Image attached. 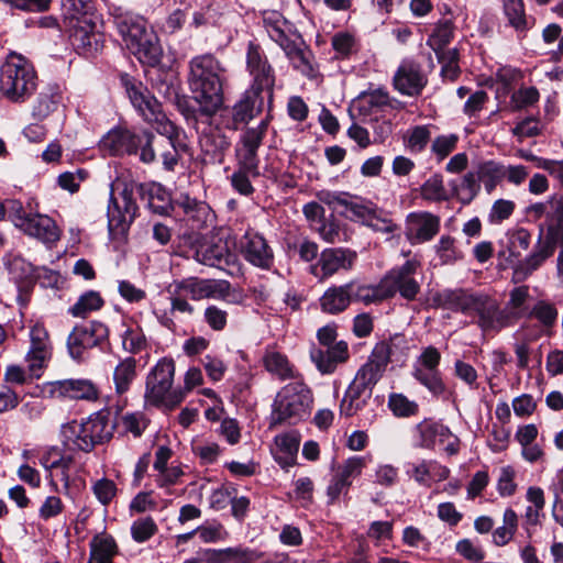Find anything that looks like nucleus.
<instances>
[{
    "mask_svg": "<svg viewBox=\"0 0 563 563\" xmlns=\"http://www.w3.org/2000/svg\"><path fill=\"white\" fill-rule=\"evenodd\" d=\"M121 82L133 108L145 122L153 125L156 132L164 136L165 144H157V148L161 151L164 169L173 172L178 165L180 153L188 150L184 131L166 118L162 104L142 82L128 75L121 77Z\"/></svg>",
    "mask_w": 563,
    "mask_h": 563,
    "instance_id": "nucleus-1",
    "label": "nucleus"
},
{
    "mask_svg": "<svg viewBox=\"0 0 563 563\" xmlns=\"http://www.w3.org/2000/svg\"><path fill=\"white\" fill-rule=\"evenodd\" d=\"M120 184L112 185L108 206V229L112 238L124 236L137 216L135 195L147 202L148 208L158 214H166L170 208L169 196L157 183H124L115 196Z\"/></svg>",
    "mask_w": 563,
    "mask_h": 563,
    "instance_id": "nucleus-2",
    "label": "nucleus"
},
{
    "mask_svg": "<svg viewBox=\"0 0 563 563\" xmlns=\"http://www.w3.org/2000/svg\"><path fill=\"white\" fill-rule=\"evenodd\" d=\"M187 82L199 104L198 112L211 117L223 102V85L227 69L223 64L210 53L197 55L188 63ZM187 120L197 119V110L179 103Z\"/></svg>",
    "mask_w": 563,
    "mask_h": 563,
    "instance_id": "nucleus-3",
    "label": "nucleus"
},
{
    "mask_svg": "<svg viewBox=\"0 0 563 563\" xmlns=\"http://www.w3.org/2000/svg\"><path fill=\"white\" fill-rule=\"evenodd\" d=\"M391 346L388 342H378L367 361L357 369L347 386L339 406L341 417L350 418L363 410L373 396V389L384 376L390 362Z\"/></svg>",
    "mask_w": 563,
    "mask_h": 563,
    "instance_id": "nucleus-4",
    "label": "nucleus"
},
{
    "mask_svg": "<svg viewBox=\"0 0 563 563\" xmlns=\"http://www.w3.org/2000/svg\"><path fill=\"white\" fill-rule=\"evenodd\" d=\"M110 15L126 47L142 64L156 66L161 63L163 49L158 37L143 16L122 7L113 8Z\"/></svg>",
    "mask_w": 563,
    "mask_h": 563,
    "instance_id": "nucleus-5",
    "label": "nucleus"
},
{
    "mask_svg": "<svg viewBox=\"0 0 563 563\" xmlns=\"http://www.w3.org/2000/svg\"><path fill=\"white\" fill-rule=\"evenodd\" d=\"M263 24L269 38L284 51L292 67L303 76L313 78L312 53L305 47L301 35L292 30V24L277 11L265 12Z\"/></svg>",
    "mask_w": 563,
    "mask_h": 563,
    "instance_id": "nucleus-6",
    "label": "nucleus"
},
{
    "mask_svg": "<svg viewBox=\"0 0 563 563\" xmlns=\"http://www.w3.org/2000/svg\"><path fill=\"white\" fill-rule=\"evenodd\" d=\"M157 144H165L164 137L157 139L150 130L115 128L102 137L100 147L112 156L137 155L142 163L152 164L161 157Z\"/></svg>",
    "mask_w": 563,
    "mask_h": 563,
    "instance_id": "nucleus-7",
    "label": "nucleus"
},
{
    "mask_svg": "<svg viewBox=\"0 0 563 563\" xmlns=\"http://www.w3.org/2000/svg\"><path fill=\"white\" fill-rule=\"evenodd\" d=\"M312 402V391L303 378L290 382L276 395L272 424L298 423L310 415Z\"/></svg>",
    "mask_w": 563,
    "mask_h": 563,
    "instance_id": "nucleus-8",
    "label": "nucleus"
},
{
    "mask_svg": "<svg viewBox=\"0 0 563 563\" xmlns=\"http://www.w3.org/2000/svg\"><path fill=\"white\" fill-rule=\"evenodd\" d=\"M175 375V362L162 358L146 377L145 400L147 404L172 410L185 399V390L172 389Z\"/></svg>",
    "mask_w": 563,
    "mask_h": 563,
    "instance_id": "nucleus-9",
    "label": "nucleus"
},
{
    "mask_svg": "<svg viewBox=\"0 0 563 563\" xmlns=\"http://www.w3.org/2000/svg\"><path fill=\"white\" fill-rule=\"evenodd\" d=\"M36 88L34 69L22 58L8 60L0 73V91L12 102H24Z\"/></svg>",
    "mask_w": 563,
    "mask_h": 563,
    "instance_id": "nucleus-10",
    "label": "nucleus"
},
{
    "mask_svg": "<svg viewBox=\"0 0 563 563\" xmlns=\"http://www.w3.org/2000/svg\"><path fill=\"white\" fill-rule=\"evenodd\" d=\"M246 70L252 81L249 90L267 95L268 106L273 103L274 87L276 82L275 69L269 63L260 44L249 42L246 49Z\"/></svg>",
    "mask_w": 563,
    "mask_h": 563,
    "instance_id": "nucleus-11",
    "label": "nucleus"
},
{
    "mask_svg": "<svg viewBox=\"0 0 563 563\" xmlns=\"http://www.w3.org/2000/svg\"><path fill=\"white\" fill-rule=\"evenodd\" d=\"M420 265L418 260H409L401 266L394 267L383 277L387 299L393 298L396 294L409 301L417 298L421 285L416 279V274Z\"/></svg>",
    "mask_w": 563,
    "mask_h": 563,
    "instance_id": "nucleus-12",
    "label": "nucleus"
},
{
    "mask_svg": "<svg viewBox=\"0 0 563 563\" xmlns=\"http://www.w3.org/2000/svg\"><path fill=\"white\" fill-rule=\"evenodd\" d=\"M108 338L109 329L103 322L93 320L77 325L68 335V352L74 360L82 361L88 350L100 346Z\"/></svg>",
    "mask_w": 563,
    "mask_h": 563,
    "instance_id": "nucleus-13",
    "label": "nucleus"
},
{
    "mask_svg": "<svg viewBox=\"0 0 563 563\" xmlns=\"http://www.w3.org/2000/svg\"><path fill=\"white\" fill-rule=\"evenodd\" d=\"M357 260V253L346 247L324 249L316 264L311 266V274L320 282L334 275L350 272Z\"/></svg>",
    "mask_w": 563,
    "mask_h": 563,
    "instance_id": "nucleus-14",
    "label": "nucleus"
},
{
    "mask_svg": "<svg viewBox=\"0 0 563 563\" xmlns=\"http://www.w3.org/2000/svg\"><path fill=\"white\" fill-rule=\"evenodd\" d=\"M475 323L484 333H496L511 325L510 314L500 308L498 301L485 294H477L472 306Z\"/></svg>",
    "mask_w": 563,
    "mask_h": 563,
    "instance_id": "nucleus-15",
    "label": "nucleus"
},
{
    "mask_svg": "<svg viewBox=\"0 0 563 563\" xmlns=\"http://www.w3.org/2000/svg\"><path fill=\"white\" fill-rule=\"evenodd\" d=\"M264 96L245 90L234 106L228 112H222L220 123L229 131H236L241 125L249 124L253 119L263 112Z\"/></svg>",
    "mask_w": 563,
    "mask_h": 563,
    "instance_id": "nucleus-16",
    "label": "nucleus"
},
{
    "mask_svg": "<svg viewBox=\"0 0 563 563\" xmlns=\"http://www.w3.org/2000/svg\"><path fill=\"white\" fill-rule=\"evenodd\" d=\"M44 391L51 398L58 400L69 399L93 402L100 397L97 384L88 378H69L48 382L45 384Z\"/></svg>",
    "mask_w": 563,
    "mask_h": 563,
    "instance_id": "nucleus-17",
    "label": "nucleus"
},
{
    "mask_svg": "<svg viewBox=\"0 0 563 563\" xmlns=\"http://www.w3.org/2000/svg\"><path fill=\"white\" fill-rule=\"evenodd\" d=\"M225 126L220 123V118H214L209 126L201 133L199 145L202 161L206 164H222L231 147V137L224 131Z\"/></svg>",
    "mask_w": 563,
    "mask_h": 563,
    "instance_id": "nucleus-18",
    "label": "nucleus"
},
{
    "mask_svg": "<svg viewBox=\"0 0 563 563\" xmlns=\"http://www.w3.org/2000/svg\"><path fill=\"white\" fill-rule=\"evenodd\" d=\"M269 124L268 117L261 120V122L255 126H247L243 130L240 135L238 145H236V157L238 162L242 163L244 168L255 173L258 161V148L263 144V140L267 133Z\"/></svg>",
    "mask_w": 563,
    "mask_h": 563,
    "instance_id": "nucleus-19",
    "label": "nucleus"
},
{
    "mask_svg": "<svg viewBox=\"0 0 563 563\" xmlns=\"http://www.w3.org/2000/svg\"><path fill=\"white\" fill-rule=\"evenodd\" d=\"M53 355V346L48 331L43 324L36 323L30 330V347L25 362L32 376L40 377Z\"/></svg>",
    "mask_w": 563,
    "mask_h": 563,
    "instance_id": "nucleus-20",
    "label": "nucleus"
},
{
    "mask_svg": "<svg viewBox=\"0 0 563 563\" xmlns=\"http://www.w3.org/2000/svg\"><path fill=\"white\" fill-rule=\"evenodd\" d=\"M173 208L192 231L205 229L213 222L214 216L209 205L187 195L180 196Z\"/></svg>",
    "mask_w": 563,
    "mask_h": 563,
    "instance_id": "nucleus-21",
    "label": "nucleus"
},
{
    "mask_svg": "<svg viewBox=\"0 0 563 563\" xmlns=\"http://www.w3.org/2000/svg\"><path fill=\"white\" fill-rule=\"evenodd\" d=\"M394 87L401 95L419 96L428 84V77L421 65L415 60L406 59L399 65L393 78Z\"/></svg>",
    "mask_w": 563,
    "mask_h": 563,
    "instance_id": "nucleus-22",
    "label": "nucleus"
},
{
    "mask_svg": "<svg viewBox=\"0 0 563 563\" xmlns=\"http://www.w3.org/2000/svg\"><path fill=\"white\" fill-rule=\"evenodd\" d=\"M440 230V218L428 211L411 212L406 218L405 235L411 244L432 240Z\"/></svg>",
    "mask_w": 563,
    "mask_h": 563,
    "instance_id": "nucleus-23",
    "label": "nucleus"
},
{
    "mask_svg": "<svg viewBox=\"0 0 563 563\" xmlns=\"http://www.w3.org/2000/svg\"><path fill=\"white\" fill-rule=\"evenodd\" d=\"M243 257L254 266L269 269L274 264V253L266 240L257 232L246 231L240 241Z\"/></svg>",
    "mask_w": 563,
    "mask_h": 563,
    "instance_id": "nucleus-24",
    "label": "nucleus"
},
{
    "mask_svg": "<svg viewBox=\"0 0 563 563\" xmlns=\"http://www.w3.org/2000/svg\"><path fill=\"white\" fill-rule=\"evenodd\" d=\"M340 213L353 221H361L363 224L373 228L376 231L391 232L390 220L383 219L377 214L373 203L362 200H353L347 197Z\"/></svg>",
    "mask_w": 563,
    "mask_h": 563,
    "instance_id": "nucleus-25",
    "label": "nucleus"
},
{
    "mask_svg": "<svg viewBox=\"0 0 563 563\" xmlns=\"http://www.w3.org/2000/svg\"><path fill=\"white\" fill-rule=\"evenodd\" d=\"M231 257L230 250L225 241L216 236H203L197 241L195 258L208 266L221 267L229 264Z\"/></svg>",
    "mask_w": 563,
    "mask_h": 563,
    "instance_id": "nucleus-26",
    "label": "nucleus"
},
{
    "mask_svg": "<svg viewBox=\"0 0 563 563\" xmlns=\"http://www.w3.org/2000/svg\"><path fill=\"white\" fill-rule=\"evenodd\" d=\"M69 38L77 51L88 53L98 48L100 35L91 16L69 19Z\"/></svg>",
    "mask_w": 563,
    "mask_h": 563,
    "instance_id": "nucleus-27",
    "label": "nucleus"
},
{
    "mask_svg": "<svg viewBox=\"0 0 563 563\" xmlns=\"http://www.w3.org/2000/svg\"><path fill=\"white\" fill-rule=\"evenodd\" d=\"M349 357V346L344 341H339L325 350L313 347L310 351V358L321 374H332Z\"/></svg>",
    "mask_w": 563,
    "mask_h": 563,
    "instance_id": "nucleus-28",
    "label": "nucleus"
},
{
    "mask_svg": "<svg viewBox=\"0 0 563 563\" xmlns=\"http://www.w3.org/2000/svg\"><path fill=\"white\" fill-rule=\"evenodd\" d=\"M21 230L46 244L55 243L60 236L56 222L44 214L30 216L21 223Z\"/></svg>",
    "mask_w": 563,
    "mask_h": 563,
    "instance_id": "nucleus-29",
    "label": "nucleus"
},
{
    "mask_svg": "<svg viewBox=\"0 0 563 563\" xmlns=\"http://www.w3.org/2000/svg\"><path fill=\"white\" fill-rule=\"evenodd\" d=\"M31 272L32 276L25 278V280L20 283L18 286L19 295L16 299L21 307H25L29 303L35 279H37L44 288H58L60 283V275L56 271L46 267H31Z\"/></svg>",
    "mask_w": 563,
    "mask_h": 563,
    "instance_id": "nucleus-30",
    "label": "nucleus"
},
{
    "mask_svg": "<svg viewBox=\"0 0 563 563\" xmlns=\"http://www.w3.org/2000/svg\"><path fill=\"white\" fill-rule=\"evenodd\" d=\"M63 445L70 451L90 452L93 442L90 440L84 421L73 420L65 423L60 430Z\"/></svg>",
    "mask_w": 563,
    "mask_h": 563,
    "instance_id": "nucleus-31",
    "label": "nucleus"
},
{
    "mask_svg": "<svg viewBox=\"0 0 563 563\" xmlns=\"http://www.w3.org/2000/svg\"><path fill=\"white\" fill-rule=\"evenodd\" d=\"M320 308L329 314H339L352 303L349 282L329 287L319 299Z\"/></svg>",
    "mask_w": 563,
    "mask_h": 563,
    "instance_id": "nucleus-32",
    "label": "nucleus"
},
{
    "mask_svg": "<svg viewBox=\"0 0 563 563\" xmlns=\"http://www.w3.org/2000/svg\"><path fill=\"white\" fill-rule=\"evenodd\" d=\"M477 292H471L464 289L443 290L434 298L437 305L443 309L462 312L472 316V306Z\"/></svg>",
    "mask_w": 563,
    "mask_h": 563,
    "instance_id": "nucleus-33",
    "label": "nucleus"
},
{
    "mask_svg": "<svg viewBox=\"0 0 563 563\" xmlns=\"http://www.w3.org/2000/svg\"><path fill=\"white\" fill-rule=\"evenodd\" d=\"M352 302H362L365 306L377 305L387 299L383 278L378 284H366L358 279L349 282Z\"/></svg>",
    "mask_w": 563,
    "mask_h": 563,
    "instance_id": "nucleus-34",
    "label": "nucleus"
},
{
    "mask_svg": "<svg viewBox=\"0 0 563 563\" xmlns=\"http://www.w3.org/2000/svg\"><path fill=\"white\" fill-rule=\"evenodd\" d=\"M38 462L46 471H60V477L64 482V487L68 489L70 479L69 470L74 463L71 455H66L59 448L52 446L44 450L40 454Z\"/></svg>",
    "mask_w": 563,
    "mask_h": 563,
    "instance_id": "nucleus-35",
    "label": "nucleus"
},
{
    "mask_svg": "<svg viewBox=\"0 0 563 563\" xmlns=\"http://www.w3.org/2000/svg\"><path fill=\"white\" fill-rule=\"evenodd\" d=\"M90 440L93 442V448L97 444L109 441L114 432L115 424L110 418L108 411H99L84 421Z\"/></svg>",
    "mask_w": 563,
    "mask_h": 563,
    "instance_id": "nucleus-36",
    "label": "nucleus"
},
{
    "mask_svg": "<svg viewBox=\"0 0 563 563\" xmlns=\"http://www.w3.org/2000/svg\"><path fill=\"white\" fill-rule=\"evenodd\" d=\"M170 309L169 311H163L156 313L158 322L166 329L175 331L177 325L174 320L176 313H180L190 317L195 313V307L189 303L188 299L184 298L180 294L168 288Z\"/></svg>",
    "mask_w": 563,
    "mask_h": 563,
    "instance_id": "nucleus-37",
    "label": "nucleus"
},
{
    "mask_svg": "<svg viewBox=\"0 0 563 563\" xmlns=\"http://www.w3.org/2000/svg\"><path fill=\"white\" fill-rule=\"evenodd\" d=\"M89 547L88 563H113V559L119 551L114 538L106 533L95 536Z\"/></svg>",
    "mask_w": 563,
    "mask_h": 563,
    "instance_id": "nucleus-38",
    "label": "nucleus"
},
{
    "mask_svg": "<svg viewBox=\"0 0 563 563\" xmlns=\"http://www.w3.org/2000/svg\"><path fill=\"white\" fill-rule=\"evenodd\" d=\"M355 108L362 115H371L378 111H383L386 107L391 106V99L384 89H375L363 91L356 98Z\"/></svg>",
    "mask_w": 563,
    "mask_h": 563,
    "instance_id": "nucleus-39",
    "label": "nucleus"
},
{
    "mask_svg": "<svg viewBox=\"0 0 563 563\" xmlns=\"http://www.w3.org/2000/svg\"><path fill=\"white\" fill-rule=\"evenodd\" d=\"M415 432L418 438L417 445L422 449H432L437 438L443 441L445 438L452 437L448 427L431 420L419 422L415 428Z\"/></svg>",
    "mask_w": 563,
    "mask_h": 563,
    "instance_id": "nucleus-40",
    "label": "nucleus"
},
{
    "mask_svg": "<svg viewBox=\"0 0 563 563\" xmlns=\"http://www.w3.org/2000/svg\"><path fill=\"white\" fill-rule=\"evenodd\" d=\"M264 366L280 380L292 379L294 382L302 378L301 374L289 363L287 356L279 352H267L264 356Z\"/></svg>",
    "mask_w": 563,
    "mask_h": 563,
    "instance_id": "nucleus-41",
    "label": "nucleus"
},
{
    "mask_svg": "<svg viewBox=\"0 0 563 563\" xmlns=\"http://www.w3.org/2000/svg\"><path fill=\"white\" fill-rule=\"evenodd\" d=\"M553 253L554 251L551 246L544 244L540 238L533 252L517 266L515 275L520 279L526 278L532 272L538 269L547 258L553 255Z\"/></svg>",
    "mask_w": 563,
    "mask_h": 563,
    "instance_id": "nucleus-42",
    "label": "nucleus"
},
{
    "mask_svg": "<svg viewBox=\"0 0 563 563\" xmlns=\"http://www.w3.org/2000/svg\"><path fill=\"white\" fill-rule=\"evenodd\" d=\"M136 378V360L125 357L120 361L113 371V383L118 395L125 394Z\"/></svg>",
    "mask_w": 563,
    "mask_h": 563,
    "instance_id": "nucleus-43",
    "label": "nucleus"
},
{
    "mask_svg": "<svg viewBox=\"0 0 563 563\" xmlns=\"http://www.w3.org/2000/svg\"><path fill=\"white\" fill-rule=\"evenodd\" d=\"M540 323L542 333L549 334L558 322L559 312L555 306L545 300H539L527 314Z\"/></svg>",
    "mask_w": 563,
    "mask_h": 563,
    "instance_id": "nucleus-44",
    "label": "nucleus"
},
{
    "mask_svg": "<svg viewBox=\"0 0 563 563\" xmlns=\"http://www.w3.org/2000/svg\"><path fill=\"white\" fill-rule=\"evenodd\" d=\"M478 179L487 194H492L505 179V165L496 161H486L478 166Z\"/></svg>",
    "mask_w": 563,
    "mask_h": 563,
    "instance_id": "nucleus-45",
    "label": "nucleus"
},
{
    "mask_svg": "<svg viewBox=\"0 0 563 563\" xmlns=\"http://www.w3.org/2000/svg\"><path fill=\"white\" fill-rule=\"evenodd\" d=\"M530 297L528 286L515 287L509 294V300L504 308L510 316V323L514 325L520 318L528 314L527 300Z\"/></svg>",
    "mask_w": 563,
    "mask_h": 563,
    "instance_id": "nucleus-46",
    "label": "nucleus"
},
{
    "mask_svg": "<svg viewBox=\"0 0 563 563\" xmlns=\"http://www.w3.org/2000/svg\"><path fill=\"white\" fill-rule=\"evenodd\" d=\"M103 305L104 300L99 291L88 290L79 296L68 312L76 318H86L89 313L100 310Z\"/></svg>",
    "mask_w": 563,
    "mask_h": 563,
    "instance_id": "nucleus-47",
    "label": "nucleus"
},
{
    "mask_svg": "<svg viewBox=\"0 0 563 563\" xmlns=\"http://www.w3.org/2000/svg\"><path fill=\"white\" fill-rule=\"evenodd\" d=\"M518 529V516L511 508H507L503 517V526L493 531V542L497 547H505L514 538Z\"/></svg>",
    "mask_w": 563,
    "mask_h": 563,
    "instance_id": "nucleus-48",
    "label": "nucleus"
},
{
    "mask_svg": "<svg viewBox=\"0 0 563 563\" xmlns=\"http://www.w3.org/2000/svg\"><path fill=\"white\" fill-rule=\"evenodd\" d=\"M420 196L429 202H441L449 199L444 187L443 176L433 174L420 187Z\"/></svg>",
    "mask_w": 563,
    "mask_h": 563,
    "instance_id": "nucleus-49",
    "label": "nucleus"
},
{
    "mask_svg": "<svg viewBox=\"0 0 563 563\" xmlns=\"http://www.w3.org/2000/svg\"><path fill=\"white\" fill-rule=\"evenodd\" d=\"M453 35V23L450 20L440 21L429 36L427 44L435 54H439V52L444 51V47L452 41Z\"/></svg>",
    "mask_w": 563,
    "mask_h": 563,
    "instance_id": "nucleus-50",
    "label": "nucleus"
},
{
    "mask_svg": "<svg viewBox=\"0 0 563 563\" xmlns=\"http://www.w3.org/2000/svg\"><path fill=\"white\" fill-rule=\"evenodd\" d=\"M170 289L180 294L184 298L198 301L205 299L203 279L198 277L184 278L174 282Z\"/></svg>",
    "mask_w": 563,
    "mask_h": 563,
    "instance_id": "nucleus-51",
    "label": "nucleus"
},
{
    "mask_svg": "<svg viewBox=\"0 0 563 563\" xmlns=\"http://www.w3.org/2000/svg\"><path fill=\"white\" fill-rule=\"evenodd\" d=\"M412 376L435 397H440L446 391L439 369H413Z\"/></svg>",
    "mask_w": 563,
    "mask_h": 563,
    "instance_id": "nucleus-52",
    "label": "nucleus"
},
{
    "mask_svg": "<svg viewBox=\"0 0 563 563\" xmlns=\"http://www.w3.org/2000/svg\"><path fill=\"white\" fill-rule=\"evenodd\" d=\"M563 210V196H553L544 202H537L528 208V212L537 220L544 218V222L551 220Z\"/></svg>",
    "mask_w": 563,
    "mask_h": 563,
    "instance_id": "nucleus-53",
    "label": "nucleus"
},
{
    "mask_svg": "<svg viewBox=\"0 0 563 563\" xmlns=\"http://www.w3.org/2000/svg\"><path fill=\"white\" fill-rule=\"evenodd\" d=\"M60 101V95L56 89L42 91L33 106V115L37 119H44L56 110Z\"/></svg>",
    "mask_w": 563,
    "mask_h": 563,
    "instance_id": "nucleus-54",
    "label": "nucleus"
},
{
    "mask_svg": "<svg viewBox=\"0 0 563 563\" xmlns=\"http://www.w3.org/2000/svg\"><path fill=\"white\" fill-rule=\"evenodd\" d=\"M388 408L399 418L416 416L419 411V405L410 400L407 396L399 393H393L388 397Z\"/></svg>",
    "mask_w": 563,
    "mask_h": 563,
    "instance_id": "nucleus-55",
    "label": "nucleus"
},
{
    "mask_svg": "<svg viewBox=\"0 0 563 563\" xmlns=\"http://www.w3.org/2000/svg\"><path fill=\"white\" fill-rule=\"evenodd\" d=\"M439 63L441 64V75L444 79L454 81L461 73L459 66V52L456 48L441 51L437 54Z\"/></svg>",
    "mask_w": 563,
    "mask_h": 563,
    "instance_id": "nucleus-56",
    "label": "nucleus"
},
{
    "mask_svg": "<svg viewBox=\"0 0 563 563\" xmlns=\"http://www.w3.org/2000/svg\"><path fill=\"white\" fill-rule=\"evenodd\" d=\"M430 137L431 132L427 125H416L407 131L404 141L410 152L420 153L428 145Z\"/></svg>",
    "mask_w": 563,
    "mask_h": 563,
    "instance_id": "nucleus-57",
    "label": "nucleus"
},
{
    "mask_svg": "<svg viewBox=\"0 0 563 563\" xmlns=\"http://www.w3.org/2000/svg\"><path fill=\"white\" fill-rule=\"evenodd\" d=\"M367 465V457L351 456L338 466L335 475L352 485L354 478L358 477Z\"/></svg>",
    "mask_w": 563,
    "mask_h": 563,
    "instance_id": "nucleus-58",
    "label": "nucleus"
},
{
    "mask_svg": "<svg viewBox=\"0 0 563 563\" xmlns=\"http://www.w3.org/2000/svg\"><path fill=\"white\" fill-rule=\"evenodd\" d=\"M545 234L542 241L553 251L560 245L563 247V209L548 222H544Z\"/></svg>",
    "mask_w": 563,
    "mask_h": 563,
    "instance_id": "nucleus-59",
    "label": "nucleus"
},
{
    "mask_svg": "<svg viewBox=\"0 0 563 563\" xmlns=\"http://www.w3.org/2000/svg\"><path fill=\"white\" fill-rule=\"evenodd\" d=\"M238 164L239 168L231 176V185L239 194L250 196L254 192L250 177H257L260 175L258 167L253 173L244 168L242 163L238 162Z\"/></svg>",
    "mask_w": 563,
    "mask_h": 563,
    "instance_id": "nucleus-60",
    "label": "nucleus"
},
{
    "mask_svg": "<svg viewBox=\"0 0 563 563\" xmlns=\"http://www.w3.org/2000/svg\"><path fill=\"white\" fill-rule=\"evenodd\" d=\"M121 336L123 350L131 354L142 352L147 345L146 338L139 327L126 328Z\"/></svg>",
    "mask_w": 563,
    "mask_h": 563,
    "instance_id": "nucleus-61",
    "label": "nucleus"
},
{
    "mask_svg": "<svg viewBox=\"0 0 563 563\" xmlns=\"http://www.w3.org/2000/svg\"><path fill=\"white\" fill-rule=\"evenodd\" d=\"M158 528L152 517H142L131 526V536L135 542L143 543L156 534Z\"/></svg>",
    "mask_w": 563,
    "mask_h": 563,
    "instance_id": "nucleus-62",
    "label": "nucleus"
},
{
    "mask_svg": "<svg viewBox=\"0 0 563 563\" xmlns=\"http://www.w3.org/2000/svg\"><path fill=\"white\" fill-rule=\"evenodd\" d=\"M434 247L442 264H452L462 258L461 251L455 246V240L450 235H442Z\"/></svg>",
    "mask_w": 563,
    "mask_h": 563,
    "instance_id": "nucleus-63",
    "label": "nucleus"
},
{
    "mask_svg": "<svg viewBox=\"0 0 563 563\" xmlns=\"http://www.w3.org/2000/svg\"><path fill=\"white\" fill-rule=\"evenodd\" d=\"M479 181L478 172L476 174L468 172L463 176L457 189V195L463 203H470L478 195L481 190Z\"/></svg>",
    "mask_w": 563,
    "mask_h": 563,
    "instance_id": "nucleus-64",
    "label": "nucleus"
}]
</instances>
